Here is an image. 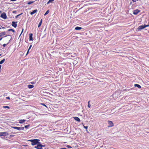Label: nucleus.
<instances>
[{
	"mask_svg": "<svg viewBox=\"0 0 149 149\" xmlns=\"http://www.w3.org/2000/svg\"><path fill=\"white\" fill-rule=\"evenodd\" d=\"M8 133L6 132H0V136H8Z\"/></svg>",
	"mask_w": 149,
	"mask_h": 149,
	"instance_id": "3",
	"label": "nucleus"
},
{
	"mask_svg": "<svg viewBox=\"0 0 149 149\" xmlns=\"http://www.w3.org/2000/svg\"><path fill=\"white\" fill-rule=\"evenodd\" d=\"M37 11V9L35 10H33L32 12H31L30 14L31 15H32L34 14V13H36Z\"/></svg>",
	"mask_w": 149,
	"mask_h": 149,
	"instance_id": "14",
	"label": "nucleus"
},
{
	"mask_svg": "<svg viewBox=\"0 0 149 149\" xmlns=\"http://www.w3.org/2000/svg\"><path fill=\"white\" fill-rule=\"evenodd\" d=\"M134 86L135 87H138L139 88H141V86L139 84H135L134 85Z\"/></svg>",
	"mask_w": 149,
	"mask_h": 149,
	"instance_id": "18",
	"label": "nucleus"
},
{
	"mask_svg": "<svg viewBox=\"0 0 149 149\" xmlns=\"http://www.w3.org/2000/svg\"><path fill=\"white\" fill-rule=\"evenodd\" d=\"M74 119L76 121H77L78 122H80L81 121L79 119V118L77 117H74Z\"/></svg>",
	"mask_w": 149,
	"mask_h": 149,
	"instance_id": "13",
	"label": "nucleus"
},
{
	"mask_svg": "<svg viewBox=\"0 0 149 149\" xmlns=\"http://www.w3.org/2000/svg\"><path fill=\"white\" fill-rule=\"evenodd\" d=\"M45 145H42V147H45Z\"/></svg>",
	"mask_w": 149,
	"mask_h": 149,
	"instance_id": "40",
	"label": "nucleus"
},
{
	"mask_svg": "<svg viewBox=\"0 0 149 149\" xmlns=\"http://www.w3.org/2000/svg\"><path fill=\"white\" fill-rule=\"evenodd\" d=\"M22 14V13H21L19 14L18 15H17L15 17V18H17L20 15H21Z\"/></svg>",
	"mask_w": 149,
	"mask_h": 149,
	"instance_id": "26",
	"label": "nucleus"
},
{
	"mask_svg": "<svg viewBox=\"0 0 149 149\" xmlns=\"http://www.w3.org/2000/svg\"><path fill=\"white\" fill-rule=\"evenodd\" d=\"M8 31H12L13 32H15V30L13 29H9L8 30Z\"/></svg>",
	"mask_w": 149,
	"mask_h": 149,
	"instance_id": "23",
	"label": "nucleus"
},
{
	"mask_svg": "<svg viewBox=\"0 0 149 149\" xmlns=\"http://www.w3.org/2000/svg\"><path fill=\"white\" fill-rule=\"evenodd\" d=\"M41 104L42 105L44 106L45 107H46L47 108V106L46 105H45L44 104L41 103Z\"/></svg>",
	"mask_w": 149,
	"mask_h": 149,
	"instance_id": "29",
	"label": "nucleus"
},
{
	"mask_svg": "<svg viewBox=\"0 0 149 149\" xmlns=\"http://www.w3.org/2000/svg\"><path fill=\"white\" fill-rule=\"evenodd\" d=\"M1 12H2L1 11V10H0V13H1Z\"/></svg>",
	"mask_w": 149,
	"mask_h": 149,
	"instance_id": "43",
	"label": "nucleus"
},
{
	"mask_svg": "<svg viewBox=\"0 0 149 149\" xmlns=\"http://www.w3.org/2000/svg\"><path fill=\"white\" fill-rule=\"evenodd\" d=\"M0 17L4 19H6L7 18V16L6 13L3 12L1 15Z\"/></svg>",
	"mask_w": 149,
	"mask_h": 149,
	"instance_id": "5",
	"label": "nucleus"
},
{
	"mask_svg": "<svg viewBox=\"0 0 149 149\" xmlns=\"http://www.w3.org/2000/svg\"><path fill=\"white\" fill-rule=\"evenodd\" d=\"M10 36V39L9 40V42L7 43L6 44H3V47H6V46L8 45L10 42V41L12 40V36L11 35H7V36H4V37H6L7 36Z\"/></svg>",
	"mask_w": 149,
	"mask_h": 149,
	"instance_id": "7",
	"label": "nucleus"
},
{
	"mask_svg": "<svg viewBox=\"0 0 149 149\" xmlns=\"http://www.w3.org/2000/svg\"><path fill=\"white\" fill-rule=\"evenodd\" d=\"M32 46V45H31L29 47V48L28 49V51L27 52V53L26 54V55H27L28 53H29V50L31 48V47Z\"/></svg>",
	"mask_w": 149,
	"mask_h": 149,
	"instance_id": "20",
	"label": "nucleus"
},
{
	"mask_svg": "<svg viewBox=\"0 0 149 149\" xmlns=\"http://www.w3.org/2000/svg\"><path fill=\"white\" fill-rule=\"evenodd\" d=\"M140 10L138 9H136L134 10L133 11V14L134 15H137L139 12Z\"/></svg>",
	"mask_w": 149,
	"mask_h": 149,
	"instance_id": "9",
	"label": "nucleus"
},
{
	"mask_svg": "<svg viewBox=\"0 0 149 149\" xmlns=\"http://www.w3.org/2000/svg\"><path fill=\"white\" fill-rule=\"evenodd\" d=\"M84 127L86 129H87L88 128V126H84Z\"/></svg>",
	"mask_w": 149,
	"mask_h": 149,
	"instance_id": "35",
	"label": "nucleus"
},
{
	"mask_svg": "<svg viewBox=\"0 0 149 149\" xmlns=\"http://www.w3.org/2000/svg\"><path fill=\"white\" fill-rule=\"evenodd\" d=\"M149 26V25H142L140 26H139L137 28V29L138 30H141V29H144L146 27L148 26Z\"/></svg>",
	"mask_w": 149,
	"mask_h": 149,
	"instance_id": "2",
	"label": "nucleus"
},
{
	"mask_svg": "<svg viewBox=\"0 0 149 149\" xmlns=\"http://www.w3.org/2000/svg\"><path fill=\"white\" fill-rule=\"evenodd\" d=\"M66 147L68 148H72V147L70 146L69 145H67Z\"/></svg>",
	"mask_w": 149,
	"mask_h": 149,
	"instance_id": "30",
	"label": "nucleus"
},
{
	"mask_svg": "<svg viewBox=\"0 0 149 149\" xmlns=\"http://www.w3.org/2000/svg\"><path fill=\"white\" fill-rule=\"evenodd\" d=\"M17 22H12V25L15 28H16L17 26Z\"/></svg>",
	"mask_w": 149,
	"mask_h": 149,
	"instance_id": "10",
	"label": "nucleus"
},
{
	"mask_svg": "<svg viewBox=\"0 0 149 149\" xmlns=\"http://www.w3.org/2000/svg\"><path fill=\"white\" fill-rule=\"evenodd\" d=\"M26 121V120H25L23 119V120H19V123L20 124L23 123L25 121Z\"/></svg>",
	"mask_w": 149,
	"mask_h": 149,
	"instance_id": "15",
	"label": "nucleus"
},
{
	"mask_svg": "<svg viewBox=\"0 0 149 149\" xmlns=\"http://www.w3.org/2000/svg\"><path fill=\"white\" fill-rule=\"evenodd\" d=\"M3 108L4 109L8 108V109H10V107L8 106H3Z\"/></svg>",
	"mask_w": 149,
	"mask_h": 149,
	"instance_id": "22",
	"label": "nucleus"
},
{
	"mask_svg": "<svg viewBox=\"0 0 149 149\" xmlns=\"http://www.w3.org/2000/svg\"><path fill=\"white\" fill-rule=\"evenodd\" d=\"M34 86L32 85H28V88H32L34 87Z\"/></svg>",
	"mask_w": 149,
	"mask_h": 149,
	"instance_id": "17",
	"label": "nucleus"
},
{
	"mask_svg": "<svg viewBox=\"0 0 149 149\" xmlns=\"http://www.w3.org/2000/svg\"><path fill=\"white\" fill-rule=\"evenodd\" d=\"M61 149H67L66 148H61Z\"/></svg>",
	"mask_w": 149,
	"mask_h": 149,
	"instance_id": "39",
	"label": "nucleus"
},
{
	"mask_svg": "<svg viewBox=\"0 0 149 149\" xmlns=\"http://www.w3.org/2000/svg\"><path fill=\"white\" fill-rule=\"evenodd\" d=\"M1 28L0 27V29H1Z\"/></svg>",
	"mask_w": 149,
	"mask_h": 149,
	"instance_id": "45",
	"label": "nucleus"
},
{
	"mask_svg": "<svg viewBox=\"0 0 149 149\" xmlns=\"http://www.w3.org/2000/svg\"><path fill=\"white\" fill-rule=\"evenodd\" d=\"M81 29H82V27H79V26L76 27L75 28V30H80Z\"/></svg>",
	"mask_w": 149,
	"mask_h": 149,
	"instance_id": "16",
	"label": "nucleus"
},
{
	"mask_svg": "<svg viewBox=\"0 0 149 149\" xmlns=\"http://www.w3.org/2000/svg\"><path fill=\"white\" fill-rule=\"evenodd\" d=\"M29 126H30L29 125H27L25 126L24 127H25V128L27 129Z\"/></svg>",
	"mask_w": 149,
	"mask_h": 149,
	"instance_id": "28",
	"label": "nucleus"
},
{
	"mask_svg": "<svg viewBox=\"0 0 149 149\" xmlns=\"http://www.w3.org/2000/svg\"><path fill=\"white\" fill-rule=\"evenodd\" d=\"M42 19H41V20H40V22L38 24V27H39L41 26V24H42Z\"/></svg>",
	"mask_w": 149,
	"mask_h": 149,
	"instance_id": "19",
	"label": "nucleus"
},
{
	"mask_svg": "<svg viewBox=\"0 0 149 149\" xmlns=\"http://www.w3.org/2000/svg\"><path fill=\"white\" fill-rule=\"evenodd\" d=\"M54 0H52V1H54Z\"/></svg>",
	"mask_w": 149,
	"mask_h": 149,
	"instance_id": "46",
	"label": "nucleus"
},
{
	"mask_svg": "<svg viewBox=\"0 0 149 149\" xmlns=\"http://www.w3.org/2000/svg\"><path fill=\"white\" fill-rule=\"evenodd\" d=\"M49 10H48L45 13V14H44V15L45 16V15H47L49 13Z\"/></svg>",
	"mask_w": 149,
	"mask_h": 149,
	"instance_id": "25",
	"label": "nucleus"
},
{
	"mask_svg": "<svg viewBox=\"0 0 149 149\" xmlns=\"http://www.w3.org/2000/svg\"><path fill=\"white\" fill-rule=\"evenodd\" d=\"M6 34V32L5 31L2 32L0 33V37H2Z\"/></svg>",
	"mask_w": 149,
	"mask_h": 149,
	"instance_id": "11",
	"label": "nucleus"
},
{
	"mask_svg": "<svg viewBox=\"0 0 149 149\" xmlns=\"http://www.w3.org/2000/svg\"><path fill=\"white\" fill-rule=\"evenodd\" d=\"M34 2V1H29V2H28L27 4H28V5L31 4L32 3H33Z\"/></svg>",
	"mask_w": 149,
	"mask_h": 149,
	"instance_id": "24",
	"label": "nucleus"
},
{
	"mask_svg": "<svg viewBox=\"0 0 149 149\" xmlns=\"http://www.w3.org/2000/svg\"><path fill=\"white\" fill-rule=\"evenodd\" d=\"M5 61V59H3L1 61H0V64H2V63H3Z\"/></svg>",
	"mask_w": 149,
	"mask_h": 149,
	"instance_id": "21",
	"label": "nucleus"
},
{
	"mask_svg": "<svg viewBox=\"0 0 149 149\" xmlns=\"http://www.w3.org/2000/svg\"><path fill=\"white\" fill-rule=\"evenodd\" d=\"M23 31H24V29H22V32H21V33L20 35H21V34H22V32H23Z\"/></svg>",
	"mask_w": 149,
	"mask_h": 149,
	"instance_id": "36",
	"label": "nucleus"
},
{
	"mask_svg": "<svg viewBox=\"0 0 149 149\" xmlns=\"http://www.w3.org/2000/svg\"><path fill=\"white\" fill-rule=\"evenodd\" d=\"M3 38V37H0V41Z\"/></svg>",
	"mask_w": 149,
	"mask_h": 149,
	"instance_id": "37",
	"label": "nucleus"
},
{
	"mask_svg": "<svg viewBox=\"0 0 149 149\" xmlns=\"http://www.w3.org/2000/svg\"><path fill=\"white\" fill-rule=\"evenodd\" d=\"M90 102V101H89L88 102V107L89 108H90L91 107V105L89 104V102Z\"/></svg>",
	"mask_w": 149,
	"mask_h": 149,
	"instance_id": "32",
	"label": "nucleus"
},
{
	"mask_svg": "<svg viewBox=\"0 0 149 149\" xmlns=\"http://www.w3.org/2000/svg\"><path fill=\"white\" fill-rule=\"evenodd\" d=\"M16 12V11H13V13H15Z\"/></svg>",
	"mask_w": 149,
	"mask_h": 149,
	"instance_id": "38",
	"label": "nucleus"
},
{
	"mask_svg": "<svg viewBox=\"0 0 149 149\" xmlns=\"http://www.w3.org/2000/svg\"><path fill=\"white\" fill-rule=\"evenodd\" d=\"M30 83L31 84H35V82L32 81Z\"/></svg>",
	"mask_w": 149,
	"mask_h": 149,
	"instance_id": "31",
	"label": "nucleus"
},
{
	"mask_svg": "<svg viewBox=\"0 0 149 149\" xmlns=\"http://www.w3.org/2000/svg\"><path fill=\"white\" fill-rule=\"evenodd\" d=\"M16 0H11V1H15Z\"/></svg>",
	"mask_w": 149,
	"mask_h": 149,
	"instance_id": "41",
	"label": "nucleus"
},
{
	"mask_svg": "<svg viewBox=\"0 0 149 149\" xmlns=\"http://www.w3.org/2000/svg\"><path fill=\"white\" fill-rule=\"evenodd\" d=\"M6 98L7 99H9V100L10 99V97H6Z\"/></svg>",
	"mask_w": 149,
	"mask_h": 149,
	"instance_id": "34",
	"label": "nucleus"
},
{
	"mask_svg": "<svg viewBox=\"0 0 149 149\" xmlns=\"http://www.w3.org/2000/svg\"><path fill=\"white\" fill-rule=\"evenodd\" d=\"M29 141L31 142V144L33 146L40 143V142H39L40 140L38 139H31L29 140Z\"/></svg>",
	"mask_w": 149,
	"mask_h": 149,
	"instance_id": "1",
	"label": "nucleus"
},
{
	"mask_svg": "<svg viewBox=\"0 0 149 149\" xmlns=\"http://www.w3.org/2000/svg\"><path fill=\"white\" fill-rule=\"evenodd\" d=\"M108 123L109 125L108 126V127H111L114 126L113 123V122L110 120H108Z\"/></svg>",
	"mask_w": 149,
	"mask_h": 149,
	"instance_id": "6",
	"label": "nucleus"
},
{
	"mask_svg": "<svg viewBox=\"0 0 149 149\" xmlns=\"http://www.w3.org/2000/svg\"><path fill=\"white\" fill-rule=\"evenodd\" d=\"M133 2H135L138 1V0H132Z\"/></svg>",
	"mask_w": 149,
	"mask_h": 149,
	"instance_id": "33",
	"label": "nucleus"
},
{
	"mask_svg": "<svg viewBox=\"0 0 149 149\" xmlns=\"http://www.w3.org/2000/svg\"><path fill=\"white\" fill-rule=\"evenodd\" d=\"M52 1V0H49L48 1L47 3V4H49L50 3L52 2V1Z\"/></svg>",
	"mask_w": 149,
	"mask_h": 149,
	"instance_id": "27",
	"label": "nucleus"
},
{
	"mask_svg": "<svg viewBox=\"0 0 149 149\" xmlns=\"http://www.w3.org/2000/svg\"><path fill=\"white\" fill-rule=\"evenodd\" d=\"M29 40H33V34L32 33H30L29 34Z\"/></svg>",
	"mask_w": 149,
	"mask_h": 149,
	"instance_id": "12",
	"label": "nucleus"
},
{
	"mask_svg": "<svg viewBox=\"0 0 149 149\" xmlns=\"http://www.w3.org/2000/svg\"><path fill=\"white\" fill-rule=\"evenodd\" d=\"M40 143H38L36 146H35V148L38 149H42V145L40 144Z\"/></svg>",
	"mask_w": 149,
	"mask_h": 149,
	"instance_id": "8",
	"label": "nucleus"
},
{
	"mask_svg": "<svg viewBox=\"0 0 149 149\" xmlns=\"http://www.w3.org/2000/svg\"><path fill=\"white\" fill-rule=\"evenodd\" d=\"M13 136V135H10V136Z\"/></svg>",
	"mask_w": 149,
	"mask_h": 149,
	"instance_id": "44",
	"label": "nucleus"
},
{
	"mask_svg": "<svg viewBox=\"0 0 149 149\" xmlns=\"http://www.w3.org/2000/svg\"><path fill=\"white\" fill-rule=\"evenodd\" d=\"M2 28L3 29H5V27H2Z\"/></svg>",
	"mask_w": 149,
	"mask_h": 149,
	"instance_id": "42",
	"label": "nucleus"
},
{
	"mask_svg": "<svg viewBox=\"0 0 149 149\" xmlns=\"http://www.w3.org/2000/svg\"><path fill=\"white\" fill-rule=\"evenodd\" d=\"M0 55H1L0 54Z\"/></svg>",
	"mask_w": 149,
	"mask_h": 149,
	"instance_id": "47",
	"label": "nucleus"
},
{
	"mask_svg": "<svg viewBox=\"0 0 149 149\" xmlns=\"http://www.w3.org/2000/svg\"><path fill=\"white\" fill-rule=\"evenodd\" d=\"M12 128L15 129H17L18 130H24V127H12Z\"/></svg>",
	"mask_w": 149,
	"mask_h": 149,
	"instance_id": "4",
	"label": "nucleus"
}]
</instances>
